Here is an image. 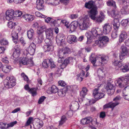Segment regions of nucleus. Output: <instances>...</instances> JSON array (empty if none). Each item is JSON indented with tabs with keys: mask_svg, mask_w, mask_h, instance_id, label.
<instances>
[{
	"mask_svg": "<svg viewBox=\"0 0 129 129\" xmlns=\"http://www.w3.org/2000/svg\"><path fill=\"white\" fill-rule=\"evenodd\" d=\"M65 37L64 35L59 34L58 35L56 38V41L58 45L64 46L66 45L65 42Z\"/></svg>",
	"mask_w": 129,
	"mask_h": 129,
	"instance_id": "9",
	"label": "nucleus"
},
{
	"mask_svg": "<svg viewBox=\"0 0 129 129\" xmlns=\"http://www.w3.org/2000/svg\"><path fill=\"white\" fill-rule=\"evenodd\" d=\"M107 5L108 6H112L114 8H116V6L115 2L112 0H109L107 2Z\"/></svg>",
	"mask_w": 129,
	"mask_h": 129,
	"instance_id": "41",
	"label": "nucleus"
},
{
	"mask_svg": "<svg viewBox=\"0 0 129 129\" xmlns=\"http://www.w3.org/2000/svg\"><path fill=\"white\" fill-rule=\"evenodd\" d=\"M15 48V50L13 53V55L14 58H17L19 56L21 49L20 46L19 45L16 46Z\"/></svg>",
	"mask_w": 129,
	"mask_h": 129,
	"instance_id": "18",
	"label": "nucleus"
},
{
	"mask_svg": "<svg viewBox=\"0 0 129 129\" xmlns=\"http://www.w3.org/2000/svg\"><path fill=\"white\" fill-rule=\"evenodd\" d=\"M68 90L67 87H64L63 89H59L57 91L58 95L61 97L64 96L66 95V92Z\"/></svg>",
	"mask_w": 129,
	"mask_h": 129,
	"instance_id": "22",
	"label": "nucleus"
},
{
	"mask_svg": "<svg viewBox=\"0 0 129 129\" xmlns=\"http://www.w3.org/2000/svg\"><path fill=\"white\" fill-rule=\"evenodd\" d=\"M29 92L33 96L37 95V89L36 88H30Z\"/></svg>",
	"mask_w": 129,
	"mask_h": 129,
	"instance_id": "44",
	"label": "nucleus"
},
{
	"mask_svg": "<svg viewBox=\"0 0 129 129\" xmlns=\"http://www.w3.org/2000/svg\"><path fill=\"white\" fill-rule=\"evenodd\" d=\"M11 36L13 38L14 42L16 43V41H14V40H16L18 38V33L16 32L14 30H13L12 31L11 33Z\"/></svg>",
	"mask_w": 129,
	"mask_h": 129,
	"instance_id": "43",
	"label": "nucleus"
},
{
	"mask_svg": "<svg viewBox=\"0 0 129 129\" xmlns=\"http://www.w3.org/2000/svg\"><path fill=\"white\" fill-rule=\"evenodd\" d=\"M111 16L114 18V21L112 22L113 27L114 29H118L120 25L118 18H120V15L118 11L116 10L113 9L111 12Z\"/></svg>",
	"mask_w": 129,
	"mask_h": 129,
	"instance_id": "3",
	"label": "nucleus"
},
{
	"mask_svg": "<svg viewBox=\"0 0 129 129\" xmlns=\"http://www.w3.org/2000/svg\"><path fill=\"white\" fill-rule=\"evenodd\" d=\"M89 20V18L88 17V16H86L84 17L83 21L82 23L87 29L90 25Z\"/></svg>",
	"mask_w": 129,
	"mask_h": 129,
	"instance_id": "28",
	"label": "nucleus"
},
{
	"mask_svg": "<svg viewBox=\"0 0 129 129\" xmlns=\"http://www.w3.org/2000/svg\"><path fill=\"white\" fill-rule=\"evenodd\" d=\"M95 44L98 45L99 47L101 48L106 46V43L105 42H103L100 39V40H98L95 42V44H94V45L96 46Z\"/></svg>",
	"mask_w": 129,
	"mask_h": 129,
	"instance_id": "25",
	"label": "nucleus"
},
{
	"mask_svg": "<svg viewBox=\"0 0 129 129\" xmlns=\"http://www.w3.org/2000/svg\"><path fill=\"white\" fill-rule=\"evenodd\" d=\"M22 12L19 10L16 11L14 13V16L15 17H20L22 15H23Z\"/></svg>",
	"mask_w": 129,
	"mask_h": 129,
	"instance_id": "46",
	"label": "nucleus"
},
{
	"mask_svg": "<svg viewBox=\"0 0 129 129\" xmlns=\"http://www.w3.org/2000/svg\"><path fill=\"white\" fill-rule=\"evenodd\" d=\"M97 14H96L95 16V18L94 19H92L93 20H96V21L98 22L101 23L102 21L104 20L103 19L104 16H102V17L100 16L97 17H96V16Z\"/></svg>",
	"mask_w": 129,
	"mask_h": 129,
	"instance_id": "49",
	"label": "nucleus"
},
{
	"mask_svg": "<svg viewBox=\"0 0 129 129\" xmlns=\"http://www.w3.org/2000/svg\"><path fill=\"white\" fill-rule=\"evenodd\" d=\"M58 22V20H54L52 18L50 22L51 24L52 25L55 26Z\"/></svg>",
	"mask_w": 129,
	"mask_h": 129,
	"instance_id": "58",
	"label": "nucleus"
},
{
	"mask_svg": "<svg viewBox=\"0 0 129 129\" xmlns=\"http://www.w3.org/2000/svg\"><path fill=\"white\" fill-rule=\"evenodd\" d=\"M58 83L59 85L62 86H64L66 85L65 82L64 81L62 80L59 81L58 82Z\"/></svg>",
	"mask_w": 129,
	"mask_h": 129,
	"instance_id": "63",
	"label": "nucleus"
},
{
	"mask_svg": "<svg viewBox=\"0 0 129 129\" xmlns=\"http://www.w3.org/2000/svg\"><path fill=\"white\" fill-rule=\"evenodd\" d=\"M44 3L43 0H37L36 2L37 7L39 10L42 9L43 8V5Z\"/></svg>",
	"mask_w": 129,
	"mask_h": 129,
	"instance_id": "26",
	"label": "nucleus"
},
{
	"mask_svg": "<svg viewBox=\"0 0 129 129\" xmlns=\"http://www.w3.org/2000/svg\"><path fill=\"white\" fill-rule=\"evenodd\" d=\"M123 98L125 100L129 101V93L127 94L126 93H122V95Z\"/></svg>",
	"mask_w": 129,
	"mask_h": 129,
	"instance_id": "60",
	"label": "nucleus"
},
{
	"mask_svg": "<svg viewBox=\"0 0 129 129\" xmlns=\"http://www.w3.org/2000/svg\"><path fill=\"white\" fill-rule=\"evenodd\" d=\"M19 63L24 65H27L28 64L33 65L34 64L33 62L31 59H29L26 56L24 57L21 60L19 61Z\"/></svg>",
	"mask_w": 129,
	"mask_h": 129,
	"instance_id": "12",
	"label": "nucleus"
},
{
	"mask_svg": "<svg viewBox=\"0 0 129 129\" xmlns=\"http://www.w3.org/2000/svg\"><path fill=\"white\" fill-rule=\"evenodd\" d=\"M46 27L45 25L40 26L38 28L37 30V33L43 34V32L46 30Z\"/></svg>",
	"mask_w": 129,
	"mask_h": 129,
	"instance_id": "33",
	"label": "nucleus"
},
{
	"mask_svg": "<svg viewBox=\"0 0 129 129\" xmlns=\"http://www.w3.org/2000/svg\"><path fill=\"white\" fill-rule=\"evenodd\" d=\"M17 123V122L16 121H15L13 122L10 123L9 124H7V125H8V126H7L8 128L9 127H12L14 125L16 124Z\"/></svg>",
	"mask_w": 129,
	"mask_h": 129,
	"instance_id": "62",
	"label": "nucleus"
},
{
	"mask_svg": "<svg viewBox=\"0 0 129 129\" xmlns=\"http://www.w3.org/2000/svg\"><path fill=\"white\" fill-rule=\"evenodd\" d=\"M114 57L115 58L112 61V64L114 66H116V67L115 68V69H116L117 67L118 68V69H119V67H121V66L122 65V63L121 62L118 60L117 59L118 58V54H117L114 53Z\"/></svg>",
	"mask_w": 129,
	"mask_h": 129,
	"instance_id": "16",
	"label": "nucleus"
},
{
	"mask_svg": "<svg viewBox=\"0 0 129 129\" xmlns=\"http://www.w3.org/2000/svg\"><path fill=\"white\" fill-rule=\"evenodd\" d=\"M100 39L102 40L103 42H105L106 44L107 42L109 41V39L106 36L102 37L100 38Z\"/></svg>",
	"mask_w": 129,
	"mask_h": 129,
	"instance_id": "55",
	"label": "nucleus"
},
{
	"mask_svg": "<svg viewBox=\"0 0 129 129\" xmlns=\"http://www.w3.org/2000/svg\"><path fill=\"white\" fill-rule=\"evenodd\" d=\"M6 14V19L8 20L13 19L14 17V11L13 10L10 9L7 10Z\"/></svg>",
	"mask_w": 129,
	"mask_h": 129,
	"instance_id": "13",
	"label": "nucleus"
},
{
	"mask_svg": "<svg viewBox=\"0 0 129 129\" xmlns=\"http://www.w3.org/2000/svg\"><path fill=\"white\" fill-rule=\"evenodd\" d=\"M78 23L76 21L72 22L69 26H66L67 28H68L70 29V31L71 32L74 31L77 29L78 26Z\"/></svg>",
	"mask_w": 129,
	"mask_h": 129,
	"instance_id": "15",
	"label": "nucleus"
},
{
	"mask_svg": "<svg viewBox=\"0 0 129 129\" xmlns=\"http://www.w3.org/2000/svg\"><path fill=\"white\" fill-rule=\"evenodd\" d=\"M121 2L122 4V7H124V8H128V7L129 5V2L128 1H127L125 0H121Z\"/></svg>",
	"mask_w": 129,
	"mask_h": 129,
	"instance_id": "47",
	"label": "nucleus"
},
{
	"mask_svg": "<svg viewBox=\"0 0 129 129\" xmlns=\"http://www.w3.org/2000/svg\"><path fill=\"white\" fill-rule=\"evenodd\" d=\"M16 23L12 21H10L8 22L7 26L10 28H13L15 27L16 25Z\"/></svg>",
	"mask_w": 129,
	"mask_h": 129,
	"instance_id": "48",
	"label": "nucleus"
},
{
	"mask_svg": "<svg viewBox=\"0 0 129 129\" xmlns=\"http://www.w3.org/2000/svg\"><path fill=\"white\" fill-rule=\"evenodd\" d=\"M122 93L127 94L129 93V86L125 87L124 88L123 90Z\"/></svg>",
	"mask_w": 129,
	"mask_h": 129,
	"instance_id": "51",
	"label": "nucleus"
},
{
	"mask_svg": "<svg viewBox=\"0 0 129 129\" xmlns=\"http://www.w3.org/2000/svg\"><path fill=\"white\" fill-rule=\"evenodd\" d=\"M8 125L7 124L5 123L2 122H0V127L2 128H7V126Z\"/></svg>",
	"mask_w": 129,
	"mask_h": 129,
	"instance_id": "54",
	"label": "nucleus"
},
{
	"mask_svg": "<svg viewBox=\"0 0 129 129\" xmlns=\"http://www.w3.org/2000/svg\"><path fill=\"white\" fill-rule=\"evenodd\" d=\"M115 87L112 84H109L107 85L106 89L108 92V94L109 95H113L115 91Z\"/></svg>",
	"mask_w": 129,
	"mask_h": 129,
	"instance_id": "14",
	"label": "nucleus"
},
{
	"mask_svg": "<svg viewBox=\"0 0 129 129\" xmlns=\"http://www.w3.org/2000/svg\"><path fill=\"white\" fill-rule=\"evenodd\" d=\"M121 12L122 14L126 15L129 13V10L127 8H124V7H122L121 10Z\"/></svg>",
	"mask_w": 129,
	"mask_h": 129,
	"instance_id": "42",
	"label": "nucleus"
},
{
	"mask_svg": "<svg viewBox=\"0 0 129 129\" xmlns=\"http://www.w3.org/2000/svg\"><path fill=\"white\" fill-rule=\"evenodd\" d=\"M100 86H99L96 88L94 89L93 91V95L94 98L97 99H100L103 98L105 95V94L102 92H99L100 90Z\"/></svg>",
	"mask_w": 129,
	"mask_h": 129,
	"instance_id": "11",
	"label": "nucleus"
},
{
	"mask_svg": "<svg viewBox=\"0 0 129 129\" xmlns=\"http://www.w3.org/2000/svg\"><path fill=\"white\" fill-rule=\"evenodd\" d=\"M91 117L85 118L82 119L81 120V123L82 124H89V121L91 120Z\"/></svg>",
	"mask_w": 129,
	"mask_h": 129,
	"instance_id": "36",
	"label": "nucleus"
},
{
	"mask_svg": "<svg viewBox=\"0 0 129 129\" xmlns=\"http://www.w3.org/2000/svg\"><path fill=\"white\" fill-rule=\"evenodd\" d=\"M71 52V49L67 47L63 48L58 50V57H64L66 56L67 54L70 53Z\"/></svg>",
	"mask_w": 129,
	"mask_h": 129,
	"instance_id": "7",
	"label": "nucleus"
},
{
	"mask_svg": "<svg viewBox=\"0 0 129 129\" xmlns=\"http://www.w3.org/2000/svg\"><path fill=\"white\" fill-rule=\"evenodd\" d=\"M96 60V58L93 56L92 55L90 57V61L93 64L94 66H95L94 64L95 63Z\"/></svg>",
	"mask_w": 129,
	"mask_h": 129,
	"instance_id": "50",
	"label": "nucleus"
},
{
	"mask_svg": "<svg viewBox=\"0 0 129 129\" xmlns=\"http://www.w3.org/2000/svg\"><path fill=\"white\" fill-rule=\"evenodd\" d=\"M21 75L25 81L27 82L28 81L29 79L28 77L26 75H25L24 73H21Z\"/></svg>",
	"mask_w": 129,
	"mask_h": 129,
	"instance_id": "57",
	"label": "nucleus"
},
{
	"mask_svg": "<svg viewBox=\"0 0 129 129\" xmlns=\"http://www.w3.org/2000/svg\"><path fill=\"white\" fill-rule=\"evenodd\" d=\"M27 35L29 39H31L34 35V31L33 29H30L27 32Z\"/></svg>",
	"mask_w": 129,
	"mask_h": 129,
	"instance_id": "38",
	"label": "nucleus"
},
{
	"mask_svg": "<svg viewBox=\"0 0 129 129\" xmlns=\"http://www.w3.org/2000/svg\"><path fill=\"white\" fill-rule=\"evenodd\" d=\"M53 48V47L52 44L48 45H45L43 47V49L44 51L48 52L52 51Z\"/></svg>",
	"mask_w": 129,
	"mask_h": 129,
	"instance_id": "24",
	"label": "nucleus"
},
{
	"mask_svg": "<svg viewBox=\"0 0 129 129\" xmlns=\"http://www.w3.org/2000/svg\"><path fill=\"white\" fill-rule=\"evenodd\" d=\"M53 31L51 29H48L46 31V37L51 39L53 37Z\"/></svg>",
	"mask_w": 129,
	"mask_h": 129,
	"instance_id": "32",
	"label": "nucleus"
},
{
	"mask_svg": "<svg viewBox=\"0 0 129 129\" xmlns=\"http://www.w3.org/2000/svg\"><path fill=\"white\" fill-rule=\"evenodd\" d=\"M33 119L32 117H29L26 123L25 124L26 126H28L31 123Z\"/></svg>",
	"mask_w": 129,
	"mask_h": 129,
	"instance_id": "64",
	"label": "nucleus"
},
{
	"mask_svg": "<svg viewBox=\"0 0 129 129\" xmlns=\"http://www.w3.org/2000/svg\"><path fill=\"white\" fill-rule=\"evenodd\" d=\"M16 81L15 78L13 76H8L4 80V86L8 88H12L16 84Z\"/></svg>",
	"mask_w": 129,
	"mask_h": 129,
	"instance_id": "4",
	"label": "nucleus"
},
{
	"mask_svg": "<svg viewBox=\"0 0 129 129\" xmlns=\"http://www.w3.org/2000/svg\"><path fill=\"white\" fill-rule=\"evenodd\" d=\"M46 99V97L44 96H42L41 97L38 101V103L41 104L43 102L44 100Z\"/></svg>",
	"mask_w": 129,
	"mask_h": 129,
	"instance_id": "61",
	"label": "nucleus"
},
{
	"mask_svg": "<svg viewBox=\"0 0 129 129\" xmlns=\"http://www.w3.org/2000/svg\"><path fill=\"white\" fill-rule=\"evenodd\" d=\"M91 120H90L89 123V125L91 126H96L97 124V120L96 118H92L91 117Z\"/></svg>",
	"mask_w": 129,
	"mask_h": 129,
	"instance_id": "40",
	"label": "nucleus"
},
{
	"mask_svg": "<svg viewBox=\"0 0 129 129\" xmlns=\"http://www.w3.org/2000/svg\"><path fill=\"white\" fill-rule=\"evenodd\" d=\"M73 59V58L71 57L67 58L63 61L62 65L64 67H66L69 62H72V61Z\"/></svg>",
	"mask_w": 129,
	"mask_h": 129,
	"instance_id": "31",
	"label": "nucleus"
},
{
	"mask_svg": "<svg viewBox=\"0 0 129 129\" xmlns=\"http://www.w3.org/2000/svg\"><path fill=\"white\" fill-rule=\"evenodd\" d=\"M36 46L34 43H31L29 46L28 51L26 49L23 52V54L25 56H26L28 53L31 55H33L35 53Z\"/></svg>",
	"mask_w": 129,
	"mask_h": 129,
	"instance_id": "10",
	"label": "nucleus"
},
{
	"mask_svg": "<svg viewBox=\"0 0 129 129\" xmlns=\"http://www.w3.org/2000/svg\"><path fill=\"white\" fill-rule=\"evenodd\" d=\"M38 39L36 40V42L37 43L40 44L42 42L44 39L43 35L42 34H37Z\"/></svg>",
	"mask_w": 129,
	"mask_h": 129,
	"instance_id": "29",
	"label": "nucleus"
},
{
	"mask_svg": "<svg viewBox=\"0 0 129 129\" xmlns=\"http://www.w3.org/2000/svg\"><path fill=\"white\" fill-rule=\"evenodd\" d=\"M35 15L36 16L38 17H41V18H45L46 16L45 15L41 14L39 11H37L35 13Z\"/></svg>",
	"mask_w": 129,
	"mask_h": 129,
	"instance_id": "52",
	"label": "nucleus"
},
{
	"mask_svg": "<svg viewBox=\"0 0 129 129\" xmlns=\"http://www.w3.org/2000/svg\"><path fill=\"white\" fill-rule=\"evenodd\" d=\"M88 90L87 88L85 87L83 88L82 90L80 92V95L83 97L84 98L87 94Z\"/></svg>",
	"mask_w": 129,
	"mask_h": 129,
	"instance_id": "39",
	"label": "nucleus"
},
{
	"mask_svg": "<svg viewBox=\"0 0 129 129\" xmlns=\"http://www.w3.org/2000/svg\"><path fill=\"white\" fill-rule=\"evenodd\" d=\"M1 43L2 45H7L8 44V41L5 39H3L1 40Z\"/></svg>",
	"mask_w": 129,
	"mask_h": 129,
	"instance_id": "56",
	"label": "nucleus"
},
{
	"mask_svg": "<svg viewBox=\"0 0 129 129\" xmlns=\"http://www.w3.org/2000/svg\"><path fill=\"white\" fill-rule=\"evenodd\" d=\"M127 37V34L126 32L124 31L122 32L119 36V42H123Z\"/></svg>",
	"mask_w": 129,
	"mask_h": 129,
	"instance_id": "27",
	"label": "nucleus"
},
{
	"mask_svg": "<svg viewBox=\"0 0 129 129\" xmlns=\"http://www.w3.org/2000/svg\"><path fill=\"white\" fill-rule=\"evenodd\" d=\"M112 28L111 25L109 23L105 24L103 27L104 33L105 35L108 34L111 31Z\"/></svg>",
	"mask_w": 129,
	"mask_h": 129,
	"instance_id": "17",
	"label": "nucleus"
},
{
	"mask_svg": "<svg viewBox=\"0 0 129 129\" xmlns=\"http://www.w3.org/2000/svg\"><path fill=\"white\" fill-rule=\"evenodd\" d=\"M11 68L10 66L7 65H4L2 67V71L4 72L7 73L10 71Z\"/></svg>",
	"mask_w": 129,
	"mask_h": 129,
	"instance_id": "30",
	"label": "nucleus"
},
{
	"mask_svg": "<svg viewBox=\"0 0 129 129\" xmlns=\"http://www.w3.org/2000/svg\"><path fill=\"white\" fill-rule=\"evenodd\" d=\"M108 59V58L107 56H104L102 57L99 59V60H101L100 62V63H101V64L103 65L104 64L107 63Z\"/></svg>",
	"mask_w": 129,
	"mask_h": 129,
	"instance_id": "35",
	"label": "nucleus"
},
{
	"mask_svg": "<svg viewBox=\"0 0 129 129\" xmlns=\"http://www.w3.org/2000/svg\"><path fill=\"white\" fill-rule=\"evenodd\" d=\"M22 17L27 22L32 21L35 18V16H34L27 14L23 15Z\"/></svg>",
	"mask_w": 129,
	"mask_h": 129,
	"instance_id": "19",
	"label": "nucleus"
},
{
	"mask_svg": "<svg viewBox=\"0 0 129 129\" xmlns=\"http://www.w3.org/2000/svg\"><path fill=\"white\" fill-rule=\"evenodd\" d=\"M58 89L54 85H52L51 87H49L47 90V92L49 94H51L52 93H55L58 91Z\"/></svg>",
	"mask_w": 129,
	"mask_h": 129,
	"instance_id": "23",
	"label": "nucleus"
},
{
	"mask_svg": "<svg viewBox=\"0 0 129 129\" xmlns=\"http://www.w3.org/2000/svg\"><path fill=\"white\" fill-rule=\"evenodd\" d=\"M117 32L116 29H114L112 31V37L113 38H115L117 37Z\"/></svg>",
	"mask_w": 129,
	"mask_h": 129,
	"instance_id": "53",
	"label": "nucleus"
},
{
	"mask_svg": "<svg viewBox=\"0 0 129 129\" xmlns=\"http://www.w3.org/2000/svg\"><path fill=\"white\" fill-rule=\"evenodd\" d=\"M121 49L122 51L121 53L122 54V55L125 56L128 54V50L127 49L126 46H121Z\"/></svg>",
	"mask_w": 129,
	"mask_h": 129,
	"instance_id": "34",
	"label": "nucleus"
},
{
	"mask_svg": "<svg viewBox=\"0 0 129 129\" xmlns=\"http://www.w3.org/2000/svg\"><path fill=\"white\" fill-rule=\"evenodd\" d=\"M129 81V76H126L118 78L115 81V83L117 84L116 85L119 87L122 88L128 84Z\"/></svg>",
	"mask_w": 129,
	"mask_h": 129,
	"instance_id": "5",
	"label": "nucleus"
},
{
	"mask_svg": "<svg viewBox=\"0 0 129 129\" xmlns=\"http://www.w3.org/2000/svg\"><path fill=\"white\" fill-rule=\"evenodd\" d=\"M128 21L127 19H125L122 20L121 23L122 26H125L127 24Z\"/></svg>",
	"mask_w": 129,
	"mask_h": 129,
	"instance_id": "59",
	"label": "nucleus"
},
{
	"mask_svg": "<svg viewBox=\"0 0 129 129\" xmlns=\"http://www.w3.org/2000/svg\"><path fill=\"white\" fill-rule=\"evenodd\" d=\"M120 66L121 67H119V68L123 72H127L129 70V67L127 65H125L123 66L122 64L121 66Z\"/></svg>",
	"mask_w": 129,
	"mask_h": 129,
	"instance_id": "37",
	"label": "nucleus"
},
{
	"mask_svg": "<svg viewBox=\"0 0 129 129\" xmlns=\"http://www.w3.org/2000/svg\"><path fill=\"white\" fill-rule=\"evenodd\" d=\"M85 7L89 9L91 8L90 12L89 17L91 19H94L96 15L98 13L96 7L93 4V2L91 1L86 3L85 4Z\"/></svg>",
	"mask_w": 129,
	"mask_h": 129,
	"instance_id": "2",
	"label": "nucleus"
},
{
	"mask_svg": "<svg viewBox=\"0 0 129 129\" xmlns=\"http://www.w3.org/2000/svg\"><path fill=\"white\" fill-rule=\"evenodd\" d=\"M42 64L43 67L44 68H47L50 67L52 69L56 67V65L54 64L52 59L51 58L45 59L43 62Z\"/></svg>",
	"mask_w": 129,
	"mask_h": 129,
	"instance_id": "8",
	"label": "nucleus"
},
{
	"mask_svg": "<svg viewBox=\"0 0 129 129\" xmlns=\"http://www.w3.org/2000/svg\"><path fill=\"white\" fill-rule=\"evenodd\" d=\"M122 98L120 95H118L116 96L113 99V101L115 102H112L105 105L104 106V108H113L116 106L118 105L119 104V101Z\"/></svg>",
	"mask_w": 129,
	"mask_h": 129,
	"instance_id": "6",
	"label": "nucleus"
},
{
	"mask_svg": "<svg viewBox=\"0 0 129 129\" xmlns=\"http://www.w3.org/2000/svg\"><path fill=\"white\" fill-rule=\"evenodd\" d=\"M102 34V30L99 28H93L91 31L86 33L85 35L87 38V44L90 43L92 41V39L95 38H99V36Z\"/></svg>",
	"mask_w": 129,
	"mask_h": 129,
	"instance_id": "1",
	"label": "nucleus"
},
{
	"mask_svg": "<svg viewBox=\"0 0 129 129\" xmlns=\"http://www.w3.org/2000/svg\"><path fill=\"white\" fill-rule=\"evenodd\" d=\"M67 42L70 44L76 42V37L74 35H70L68 36L67 38Z\"/></svg>",
	"mask_w": 129,
	"mask_h": 129,
	"instance_id": "20",
	"label": "nucleus"
},
{
	"mask_svg": "<svg viewBox=\"0 0 129 129\" xmlns=\"http://www.w3.org/2000/svg\"><path fill=\"white\" fill-rule=\"evenodd\" d=\"M67 120V118L65 115L62 116L61 118V120L59 121V125H62Z\"/></svg>",
	"mask_w": 129,
	"mask_h": 129,
	"instance_id": "45",
	"label": "nucleus"
},
{
	"mask_svg": "<svg viewBox=\"0 0 129 129\" xmlns=\"http://www.w3.org/2000/svg\"><path fill=\"white\" fill-rule=\"evenodd\" d=\"M43 123L40 119H38L37 121L34 123L33 125L35 129H39L43 126Z\"/></svg>",
	"mask_w": 129,
	"mask_h": 129,
	"instance_id": "21",
	"label": "nucleus"
}]
</instances>
